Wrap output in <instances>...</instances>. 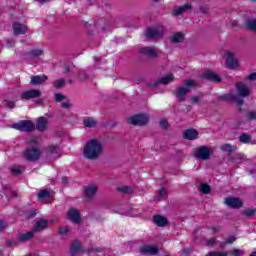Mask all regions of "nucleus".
Listing matches in <instances>:
<instances>
[{"mask_svg": "<svg viewBox=\"0 0 256 256\" xmlns=\"http://www.w3.org/2000/svg\"><path fill=\"white\" fill-rule=\"evenodd\" d=\"M95 193H97V186H95V185L89 186L85 190V195L87 197H93V195H95Z\"/></svg>", "mask_w": 256, "mask_h": 256, "instance_id": "obj_32", "label": "nucleus"}, {"mask_svg": "<svg viewBox=\"0 0 256 256\" xmlns=\"http://www.w3.org/2000/svg\"><path fill=\"white\" fill-rule=\"evenodd\" d=\"M64 183H67V178H63Z\"/></svg>", "mask_w": 256, "mask_h": 256, "instance_id": "obj_56", "label": "nucleus"}, {"mask_svg": "<svg viewBox=\"0 0 256 256\" xmlns=\"http://www.w3.org/2000/svg\"><path fill=\"white\" fill-rule=\"evenodd\" d=\"M210 155H211V150L206 146H202L198 148L195 153L196 159H202V161H207Z\"/></svg>", "mask_w": 256, "mask_h": 256, "instance_id": "obj_8", "label": "nucleus"}, {"mask_svg": "<svg viewBox=\"0 0 256 256\" xmlns=\"http://www.w3.org/2000/svg\"><path fill=\"white\" fill-rule=\"evenodd\" d=\"M247 79H249L250 81H256V73L248 75Z\"/></svg>", "mask_w": 256, "mask_h": 256, "instance_id": "obj_48", "label": "nucleus"}, {"mask_svg": "<svg viewBox=\"0 0 256 256\" xmlns=\"http://www.w3.org/2000/svg\"><path fill=\"white\" fill-rule=\"evenodd\" d=\"M64 85H65V80L63 79H59L54 82V87L56 89H61V87H63Z\"/></svg>", "mask_w": 256, "mask_h": 256, "instance_id": "obj_38", "label": "nucleus"}, {"mask_svg": "<svg viewBox=\"0 0 256 256\" xmlns=\"http://www.w3.org/2000/svg\"><path fill=\"white\" fill-rule=\"evenodd\" d=\"M225 204L228 207H231V209H239L240 207H243V201H241V199L235 198V197L226 198Z\"/></svg>", "mask_w": 256, "mask_h": 256, "instance_id": "obj_9", "label": "nucleus"}, {"mask_svg": "<svg viewBox=\"0 0 256 256\" xmlns=\"http://www.w3.org/2000/svg\"><path fill=\"white\" fill-rule=\"evenodd\" d=\"M249 119H256V112H250L248 114Z\"/></svg>", "mask_w": 256, "mask_h": 256, "instance_id": "obj_51", "label": "nucleus"}, {"mask_svg": "<svg viewBox=\"0 0 256 256\" xmlns=\"http://www.w3.org/2000/svg\"><path fill=\"white\" fill-rule=\"evenodd\" d=\"M36 129L37 131H45V129H47V118H38L36 121Z\"/></svg>", "mask_w": 256, "mask_h": 256, "instance_id": "obj_17", "label": "nucleus"}, {"mask_svg": "<svg viewBox=\"0 0 256 256\" xmlns=\"http://www.w3.org/2000/svg\"><path fill=\"white\" fill-rule=\"evenodd\" d=\"M39 97H41V91L37 89L24 91L21 95V99H37Z\"/></svg>", "mask_w": 256, "mask_h": 256, "instance_id": "obj_10", "label": "nucleus"}, {"mask_svg": "<svg viewBox=\"0 0 256 256\" xmlns=\"http://www.w3.org/2000/svg\"><path fill=\"white\" fill-rule=\"evenodd\" d=\"M5 227H7V224L3 220H0V231H3Z\"/></svg>", "mask_w": 256, "mask_h": 256, "instance_id": "obj_50", "label": "nucleus"}, {"mask_svg": "<svg viewBox=\"0 0 256 256\" xmlns=\"http://www.w3.org/2000/svg\"><path fill=\"white\" fill-rule=\"evenodd\" d=\"M199 133L195 129H188L184 132V139H188V141H193V139H197Z\"/></svg>", "mask_w": 256, "mask_h": 256, "instance_id": "obj_18", "label": "nucleus"}, {"mask_svg": "<svg viewBox=\"0 0 256 256\" xmlns=\"http://www.w3.org/2000/svg\"><path fill=\"white\" fill-rule=\"evenodd\" d=\"M160 125L163 129H167V120H165V119L161 120Z\"/></svg>", "mask_w": 256, "mask_h": 256, "instance_id": "obj_46", "label": "nucleus"}, {"mask_svg": "<svg viewBox=\"0 0 256 256\" xmlns=\"http://www.w3.org/2000/svg\"><path fill=\"white\" fill-rule=\"evenodd\" d=\"M204 77L205 79H209V81H214V83H219V81H221V78L212 71H206Z\"/></svg>", "mask_w": 256, "mask_h": 256, "instance_id": "obj_22", "label": "nucleus"}, {"mask_svg": "<svg viewBox=\"0 0 256 256\" xmlns=\"http://www.w3.org/2000/svg\"><path fill=\"white\" fill-rule=\"evenodd\" d=\"M235 241H236L235 236H230L229 238H227V239L225 240L224 243L227 245V244H229V243H235Z\"/></svg>", "mask_w": 256, "mask_h": 256, "instance_id": "obj_44", "label": "nucleus"}, {"mask_svg": "<svg viewBox=\"0 0 256 256\" xmlns=\"http://www.w3.org/2000/svg\"><path fill=\"white\" fill-rule=\"evenodd\" d=\"M236 91L238 93V96L229 93V94H224L219 97L221 101H236L238 105H243V100H241L239 97H249V88L242 82H239L236 84Z\"/></svg>", "mask_w": 256, "mask_h": 256, "instance_id": "obj_2", "label": "nucleus"}, {"mask_svg": "<svg viewBox=\"0 0 256 256\" xmlns=\"http://www.w3.org/2000/svg\"><path fill=\"white\" fill-rule=\"evenodd\" d=\"M103 153V145L96 139H92L86 143L83 150L84 159L95 161L99 159Z\"/></svg>", "mask_w": 256, "mask_h": 256, "instance_id": "obj_1", "label": "nucleus"}, {"mask_svg": "<svg viewBox=\"0 0 256 256\" xmlns=\"http://www.w3.org/2000/svg\"><path fill=\"white\" fill-rule=\"evenodd\" d=\"M49 227V221L47 220H38L35 223L34 232L35 231H43L44 229H47Z\"/></svg>", "mask_w": 256, "mask_h": 256, "instance_id": "obj_20", "label": "nucleus"}, {"mask_svg": "<svg viewBox=\"0 0 256 256\" xmlns=\"http://www.w3.org/2000/svg\"><path fill=\"white\" fill-rule=\"evenodd\" d=\"M61 107H63V109H69V107H71V103L69 101L62 102Z\"/></svg>", "mask_w": 256, "mask_h": 256, "instance_id": "obj_45", "label": "nucleus"}, {"mask_svg": "<svg viewBox=\"0 0 256 256\" xmlns=\"http://www.w3.org/2000/svg\"><path fill=\"white\" fill-rule=\"evenodd\" d=\"M41 55H43V50L34 49L29 54H27L26 59L27 61H30V63H33V61H37Z\"/></svg>", "mask_w": 256, "mask_h": 256, "instance_id": "obj_12", "label": "nucleus"}, {"mask_svg": "<svg viewBox=\"0 0 256 256\" xmlns=\"http://www.w3.org/2000/svg\"><path fill=\"white\" fill-rule=\"evenodd\" d=\"M191 87H195V82L193 80L184 81V86L176 91L177 99L183 101V99H185V95H187V93H190Z\"/></svg>", "mask_w": 256, "mask_h": 256, "instance_id": "obj_3", "label": "nucleus"}, {"mask_svg": "<svg viewBox=\"0 0 256 256\" xmlns=\"http://www.w3.org/2000/svg\"><path fill=\"white\" fill-rule=\"evenodd\" d=\"M63 99H65V96L63 94H55V101H57L58 103H61Z\"/></svg>", "mask_w": 256, "mask_h": 256, "instance_id": "obj_43", "label": "nucleus"}, {"mask_svg": "<svg viewBox=\"0 0 256 256\" xmlns=\"http://www.w3.org/2000/svg\"><path fill=\"white\" fill-rule=\"evenodd\" d=\"M207 245L208 247H213V245H215V238L208 240Z\"/></svg>", "mask_w": 256, "mask_h": 256, "instance_id": "obj_49", "label": "nucleus"}, {"mask_svg": "<svg viewBox=\"0 0 256 256\" xmlns=\"http://www.w3.org/2000/svg\"><path fill=\"white\" fill-rule=\"evenodd\" d=\"M183 39H185V36L181 32H178L171 37L172 43H181Z\"/></svg>", "mask_w": 256, "mask_h": 256, "instance_id": "obj_31", "label": "nucleus"}, {"mask_svg": "<svg viewBox=\"0 0 256 256\" xmlns=\"http://www.w3.org/2000/svg\"><path fill=\"white\" fill-rule=\"evenodd\" d=\"M83 252V247L81 246V243L79 242H74L72 244V247H71V255L72 256H75V255H78V253H82Z\"/></svg>", "mask_w": 256, "mask_h": 256, "instance_id": "obj_23", "label": "nucleus"}, {"mask_svg": "<svg viewBox=\"0 0 256 256\" xmlns=\"http://www.w3.org/2000/svg\"><path fill=\"white\" fill-rule=\"evenodd\" d=\"M239 141H240V143H249L251 141V137L247 134H242L239 137Z\"/></svg>", "mask_w": 256, "mask_h": 256, "instance_id": "obj_36", "label": "nucleus"}, {"mask_svg": "<svg viewBox=\"0 0 256 256\" xmlns=\"http://www.w3.org/2000/svg\"><path fill=\"white\" fill-rule=\"evenodd\" d=\"M45 81H47V76L45 75L31 76L30 85H33V86L43 85Z\"/></svg>", "mask_w": 256, "mask_h": 256, "instance_id": "obj_14", "label": "nucleus"}, {"mask_svg": "<svg viewBox=\"0 0 256 256\" xmlns=\"http://www.w3.org/2000/svg\"><path fill=\"white\" fill-rule=\"evenodd\" d=\"M220 149L221 151H225L226 153H233V151H237V147L231 144H223Z\"/></svg>", "mask_w": 256, "mask_h": 256, "instance_id": "obj_29", "label": "nucleus"}, {"mask_svg": "<svg viewBox=\"0 0 256 256\" xmlns=\"http://www.w3.org/2000/svg\"><path fill=\"white\" fill-rule=\"evenodd\" d=\"M15 35H25L27 33V26L21 23H14L13 25Z\"/></svg>", "mask_w": 256, "mask_h": 256, "instance_id": "obj_15", "label": "nucleus"}, {"mask_svg": "<svg viewBox=\"0 0 256 256\" xmlns=\"http://www.w3.org/2000/svg\"><path fill=\"white\" fill-rule=\"evenodd\" d=\"M118 191H120L121 193H127L128 195H131V193H133V190L127 186H122L118 188Z\"/></svg>", "mask_w": 256, "mask_h": 256, "instance_id": "obj_37", "label": "nucleus"}, {"mask_svg": "<svg viewBox=\"0 0 256 256\" xmlns=\"http://www.w3.org/2000/svg\"><path fill=\"white\" fill-rule=\"evenodd\" d=\"M214 231H219V227H217V228H214Z\"/></svg>", "mask_w": 256, "mask_h": 256, "instance_id": "obj_57", "label": "nucleus"}, {"mask_svg": "<svg viewBox=\"0 0 256 256\" xmlns=\"http://www.w3.org/2000/svg\"><path fill=\"white\" fill-rule=\"evenodd\" d=\"M3 255V253L0 251V256Z\"/></svg>", "mask_w": 256, "mask_h": 256, "instance_id": "obj_58", "label": "nucleus"}, {"mask_svg": "<svg viewBox=\"0 0 256 256\" xmlns=\"http://www.w3.org/2000/svg\"><path fill=\"white\" fill-rule=\"evenodd\" d=\"M34 235H35V230L26 232L24 234H21L18 237V241H20V243H25V242L29 241L30 239H33Z\"/></svg>", "mask_w": 256, "mask_h": 256, "instance_id": "obj_21", "label": "nucleus"}, {"mask_svg": "<svg viewBox=\"0 0 256 256\" xmlns=\"http://www.w3.org/2000/svg\"><path fill=\"white\" fill-rule=\"evenodd\" d=\"M8 107H9V109H13V107H15V102H13V101L8 102Z\"/></svg>", "mask_w": 256, "mask_h": 256, "instance_id": "obj_53", "label": "nucleus"}, {"mask_svg": "<svg viewBox=\"0 0 256 256\" xmlns=\"http://www.w3.org/2000/svg\"><path fill=\"white\" fill-rule=\"evenodd\" d=\"M68 218L70 219V221H73V223H79V221L81 220L79 216V210L74 208L70 209L68 211Z\"/></svg>", "mask_w": 256, "mask_h": 256, "instance_id": "obj_16", "label": "nucleus"}, {"mask_svg": "<svg viewBox=\"0 0 256 256\" xmlns=\"http://www.w3.org/2000/svg\"><path fill=\"white\" fill-rule=\"evenodd\" d=\"M60 235H67L69 233V228L68 227H61L58 231Z\"/></svg>", "mask_w": 256, "mask_h": 256, "instance_id": "obj_42", "label": "nucleus"}, {"mask_svg": "<svg viewBox=\"0 0 256 256\" xmlns=\"http://www.w3.org/2000/svg\"><path fill=\"white\" fill-rule=\"evenodd\" d=\"M159 197V199H165V197H167V190H165V188L160 189Z\"/></svg>", "mask_w": 256, "mask_h": 256, "instance_id": "obj_41", "label": "nucleus"}, {"mask_svg": "<svg viewBox=\"0 0 256 256\" xmlns=\"http://www.w3.org/2000/svg\"><path fill=\"white\" fill-rule=\"evenodd\" d=\"M199 191H201V193H205V195H208V193H211V186L208 184H202L199 187Z\"/></svg>", "mask_w": 256, "mask_h": 256, "instance_id": "obj_34", "label": "nucleus"}, {"mask_svg": "<svg viewBox=\"0 0 256 256\" xmlns=\"http://www.w3.org/2000/svg\"><path fill=\"white\" fill-rule=\"evenodd\" d=\"M174 79L175 76H173V74H168L167 76L160 79V83L163 85H169V83H173Z\"/></svg>", "mask_w": 256, "mask_h": 256, "instance_id": "obj_30", "label": "nucleus"}, {"mask_svg": "<svg viewBox=\"0 0 256 256\" xmlns=\"http://www.w3.org/2000/svg\"><path fill=\"white\" fill-rule=\"evenodd\" d=\"M23 171H25V167H23V166H18V167L12 168L13 175H21V173H23Z\"/></svg>", "mask_w": 256, "mask_h": 256, "instance_id": "obj_35", "label": "nucleus"}, {"mask_svg": "<svg viewBox=\"0 0 256 256\" xmlns=\"http://www.w3.org/2000/svg\"><path fill=\"white\" fill-rule=\"evenodd\" d=\"M163 33H165V28H163V26L149 28L146 31V37L147 39H151L152 41H157L158 39H161V37H163Z\"/></svg>", "mask_w": 256, "mask_h": 256, "instance_id": "obj_4", "label": "nucleus"}, {"mask_svg": "<svg viewBox=\"0 0 256 256\" xmlns=\"http://www.w3.org/2000/svg\"><path fill=\"white\" fill-rule=\"evenodd\" d=\"M191 9L190 4H184L183 6L177 7L173 11V15H181V13H185V11H189Z\"/></svg>", "mask_w": 256, "mask_h": 256, "instance_id": "obj_27", "label": "nucleus"}, {"mask_svg": "<svg viewBox=\"0 0 256 256\" xmlns=\"http://www.w3.org/2000/svg\"><path fill=\"white\" fill-rule=\"evenodd\" d=\"M154 1H159V0H154Z\"/></svg>", "mask_w": 256, "mask_h": 256, "instance_id": "obj_59", "label": "nucleus"}, {"mask_svg": "<svg viewBox=\"0 0 256 256\" xmlns=\"http://www.w3.org/2000/svg\"><path fill=\"white\" fill-rule=\"evenodd\" d=\"M192 103H199V96H194L192 98Z\"/></svg>", "mask_w": 256, "mask_h": 256, "instance_id": "obj_52", "label": "nucleus"}, {"mask_svg": "<svg viewBox=\"0 0 256 256\" xmlns=\"http://www.w3.org/2000/svg\"><path fill=\"white\" fill-rule=\"evenodd\" d=\"M140 53L142 55H147V57H157L158 55L157 50H155V48H149V47L142 48L140 50Z\"/></svg>", "mask_w": 256, "mask_h": 256, "instance_id": "obj_19", "label": "nucleus"}, {"mask_svg": "<svg viewBox=\"0 0 256 256\" xmlns=\"http://www.w3.org/2000/svg\"><path fill=\"white\" fill-rule=\"evenodd\" d=\"M39 199L48 203L49 199H51V194L47 190H42L38 193Z\"/></svg>", "mask_w": 256, "mask_h": 256, "instance_id": "obj_28", "label": "nucleus"}, {"mask_svg": "<svg viewBox=\"0 0 256 256\" xmlns=\"http://www.w3.org/2000/svg\"><path fill=\"white\" fill-rule=\"evenodd\" d=\"M226 65L230 69H237L239 67V62L235 60V56L231 52L226 53Z\"/></svg>", "mask_w": 256, "mask_h": 256, "instance_id": "obj_11", "label": "nucleus"}, {"mask_svg": "<svg viewBox=\"0 0 256 256\" xmlns=\"http://www.w3.org/2000/svg\"><path fill=\"white\" fill-rule=\"evenodd\" d=\"M41 153L38 148H27L23 153V157L26 161H37L41 157Z\"/></svg>", "mask_w": 256, "mask_h": 256, "instance_id": "obj_5", "label": "nucleus"}, {"mask_svg": "<svg viewBox=\"0 0 256 256\" xmlns=\"http://www.w3.org/2000/svg\"><path fill=\"white\" fill-rule=\"evenodd\" d=\"M206 256H229L227 252H208Z\"/></svg>", "mask_w": 256, "mask_h": 256, "instance_id": "obj_39", "label": "nucleus"}, {"mask_svg": "<svg viewBox=\"0 0 256 256\" xmlns=\"http://www.w3.org/2000/svg\"><path fill=\"white\" fill-rule=\"evenodd\" d=\"M39 3H45L47 0H37Z\"/></svg>", "mask_w": 256, "mask_h": 256, "instance_id": "obj_54", "label": "nucleus"}, {"mask_svg": "<svg viewBox=\"0 0 256 256\" xmlns=\"http://www.w3.org/2000/svg\"><path fill=\"white\" fill-rule=\"evenodd\" d=\"M94 252H96V253H99V251H101V250H99V248H96L95 250H93Z\"/></svg>", "mask_w": 256, "mask_h": 256, "instance_id": "obj_55", "label": "nucleus"}, {"mask_svg": "<svg viewBox=\"0 0 256 256\" xmlns=\"http://www.w3.org/2000/svg\"><path fill=\"white\" fill-rule=\"evenodd\" d=\"M84 127L92 128L97 126V120L93 117H87L83 120Z\"/></svg>", "mask_w": 256, "mask_h": 256, "instance_id": "obj_26", "label": "nucleus"}, {"mask_svg": "<svg viewBox=\"0 0 256 256\" xmlns=\"http://www.w3.org/2000/svg\"><path fill=\"white\" fill-rule=\"evenodd\" d=\"M14 129H17V131H35V124L31 121L24 120L18 124L13 125Z\"/></svg>", "mask_w": 256, "mask_h": 256, "instance_id": "obj_7", "label": "nucleus"}, {"mask_svg": "<svg viewBox=\"0 0 256 256\" xmlns=\"http://www.w3.org/2000/svg\"><path fill=\"white\" fill-rule=\"evenodd\" d=\"M47 153L48 155H53V157H58L59 153H61V149L59 146L50 145L48 146Z\"/></svg>", "mask_w": 256, "mask_h": 256, "instance_id": "obj_25", "label": "nucleus"}, {"mask_svg": "<svg viewBox=\"0 0 256 256\" xmlns=\"http://www.w3.org/2000/svg\"><path fill=\"white\" fill-rule=\"evenodd\" d=\"M154 223L158 225V227H165L167 225L168 221L167 218L161 215L154 216Z\"/></svg>", "mask_w": 256, "mask_h": 256, "instance_id": "obj_24", "label": "nucleus"}, {"mask_svg": "<svg viewBox=\"0 0 256 256\" xmlns=\"http://www.w3.org/2000/svg\"><path fill=\"white\" fill-rule=\"evenodd\" d=\"M29 145H36L37 137H33L32 139L28 140Z\"/></svg>", "mask_w": 256, "mask_h": 256, "instance_id": "obj_47", "label": "nucleus"}, {"mask_svg": "<svg viewBox=\"0 0 256 256\" xmlns=\"http://www.w3.org/2000/svg\"><path fill=\"white\" fill-rule=\"evenodd\" d=\"M229 255L230 256H243L245 255V251H243L242 249H232L229 251Z\"/></svg>", "mask_w": 256, "mask_h": 256, "instance_id": "obj_33", "label": "nucleus"}, {"mask_svg": "<svg viewBox=\"0 0 256 256\" xmlns=\"http://www.w3.org/2000/svg\"><path fill=\"white\" fill-rule=\"evenodd\" d=\"M149 121V116L145 114H137L135 116H132L128 118V123L130 125H146V123Z\"/></svg>", "mask_w": 256, "mask_h": 256, "instance_id": "obj_6", "label": "nucleus"}, {"mask_svg": "<svg viewBox=\"0 0 256 256\" xmlns=\"http://www.w3.org/2000/svg\"><path fill=\"white\" fill-rule=\"evenodd\" d=\"M140 253L144 255H157L159 253V248L157 246H142L140 248Z\"/></svg>", "mask_w": 256, "mask_h": 256, "instance_id": "obj_13", "label": "nucleus"}, {"mask_svg": "<svg viewBox=\"0 0 256 256\" xmlns=\"http://www.w3.org/2000/svg\"><path fill=\"white\" fill-rule=\"evenodd\" d=\"M255 213H256V210H255V209H246V210L244 211V215H245L246 217H253V215H255Z\"/></svg>", "mask_w": 256, "mask_h": 256, "instance_id": "obj_40", "label": "nucleus"}]
</instances>
